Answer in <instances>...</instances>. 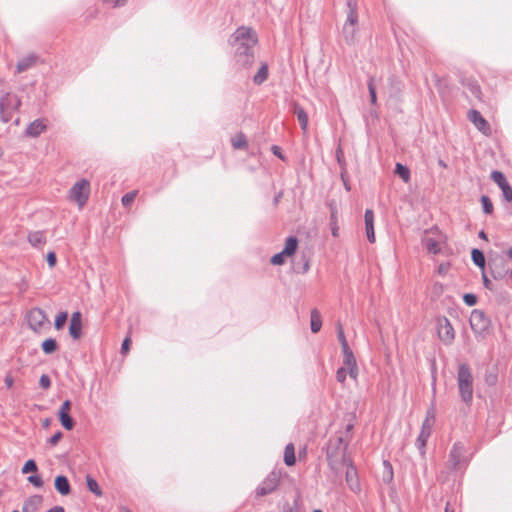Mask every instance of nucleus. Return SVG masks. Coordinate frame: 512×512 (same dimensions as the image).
Segmentation results:
<instances>
[{"mask_svg":"<svg viewBox=\"0 0 512 512\" xmlns=\"http://www.w3.org/2000/svg\"><path fill=\"white\" fill-rule=\"evenodd\" d=\"M507 255L509 258L512 259V248H510L508 251H507Z\"/></svg>","mask_w":512,"mask_h":512,"instance_id":"nucleus-63","label":"nucleus"},{"mask_svg":"<svg viewBox=\"0 0 512 512\" xmlns=\"http://www.w3.org/2000/svg\"><path fill=\"white\" fill-rule=\"evenodd\" d=\"M28 481L33 484L35 487H42L43 486V480L38 475H31L28 477Z\"/></svg>","mask_w":512,"mask_h":512,"instance_id":"nucleus-46","label":"nucleus"},{"mask_svg":"<svg viewBox=\"0 0 512 512\" xmlns=\"http://www.w3.org/2000/svg\"><path fill=\"white\" fill-rule=\"evenodd\" d=\"M256 42L254 31L244 26L239 27L231 36L230 44L234 48V61L240 69H249L254 63Z\"/></svg>","mask_w":512,"mask_h":512,"instance_id":"nucleus-2","label":"nucleus"},{"mask_svg":"<svg viewBox=\"0 0 512 512\" xmlns=\"http://www.w3.org/2000/svg\"><path fill=\"white\" fill-rule=\"evenodd\" d=\"M483 284L484 286L487 288V289H492V283L491 281L487 278V276L485 275V273H483Z\"/></svg>","mask_w":512,"mask_h":512,"instance_id":"nucleus-54","label":"nucleus"},{"mask_svg":"<svg viewBox=\"0 0 512 512\" xmlns=\"http://www.w3.org/2000/svg\"><path fill=\"white\" fill-rule=\"evenodd\" d=\"M47 262L48 265L52 268L56 264V255L54 252H49L47 255Z\"/></svg>","mask_w":512,"mask_h":512,"instance_id":"nucleus-51","label":"nucleus"},{"mask_svg":"<svg viewBox=\"0 0 512 512\" xmlns=\"http://www.w3.org/2000/svg\"><path fill=\"white\" fill-rule=\"evenodd\" d=\"M86 481H87V487L92 493H94L97 496L102 495V491L95 479L87 476Z\"/></svg>","mask_w":512,"mask_h":512,"instance_id":"nucleus-33","label":"nucleus"},{"mask_svg":"<svg viewBox=\"0 0 512 512\" xmlns=\"http://www.w3.org/2000/svg\"><path fill=\"white\" fill-rule=\"evenodd\" d=\"M136 195H137V192H136V191H131V192H129V193H126V194L122 197V199H121L122 204H123L124 206H129V205L134 201V199H135Z\"/></svg>","mask_w":512,"mask_h":512,"instance_id":"nucleus-40","label":"nucleus"},{"mask_svg":"<svg viewBox=\"0 0 512 512\" xmlns=\"http://www.w3.org/2000/svg\"><path fill=\"white\" fill-rule=\"evenodd\" d=\"M343 353V364L348 369L349 376L352 380L357 381L359 375V368L356 362V358L350 348L342 350Z\"/></svg>","mask_w":512,"mask_h":512,"instance_id":"nucleus-12","label":"nucleus"},{"mask_svg":"<svg viewBox=\"0 0 512 512\" xmlns=\"http://www.w3.org/2000/svg\"><path fill=\"white\" fill-rule=\"evenodd\" d=\"M281 473L278 471H272L268 476L261 482L256 489L257 496H265L273 492L279 485Z\"/></svg>","mask_w":512,"mask_h":512,"instance_id":"nucleus-9","label":"nucleus"},{"mask_svg":"<svg viewBox=\"0 0 512 512\" xmlns=\"http://www.w3.org/2000/svg\"><path fill=\"white\" fill-rule=\"evenodd\" d=\"M336 158H337V161L341 164L342 158H343V151L341 148H338L336 150Z\"/></svg>","mask_w":512,"mask_h":512,"instance_id":"nucleus-56","label":"nucleus"},{"mask_svg":"<svg viewBox=\"0 0 512 512\" xmlns=\"http://www.w3.org/2000/svg\"><path fill=\"white\" fill-rule=\"evenodd\" d=\"M321 326H322V321H321L320 314L316 309H314L311 312V331L313 333H317L320 331Z\"/></svg>","mask_w":512,"mask_h":512,"instance_id":"nucleus-26","label":"nucleus"},{"mask_svg":"<svg viewBox=\"0 0 512 512\" xmlns=\"http://www.w3.org/2000/svg\"><path fill=\"white\" fill-rule=\"evenodd\" d=\"M464 447L460 443H456L453 445L450 454H449V466L452 469H458L464 463Z\"/></svg>","mask_w":512,"mask_h":512,"instance_id":"nucleus-14","label":"nucleus"},{"mask_svg":"<svg viewBox=\"0 0 512 512\" xmlns=\"http://www.w3.org/2000/svg\"><path fill=\"white\" fill-rule=\"evenodd\" d=\"M231 144L234 149H244L247 147V140L243 133H238L231 139Z\"/></svg>","mask_w":512,"mask_h":512,"instance_id":"nucleus-27","label":"nucleus"},{"mask_svg":"<svg viewBox=\"0 0 512 512\" xmlns=\"http://www.w3.org/2000/svg\"><path fill=\"white\" fill-rule=\"evenodd\" d=\"M90 194V183L86 179L76 182L69 192V198L75 201L79 208H82Z\"/></svg>","mask_w":512,"mask_h":512,"instance_id":"nucleus-7","label":"nucleus"},{"mask_svg":"<svg viewBox=\"0 0 512 512\" xmlns=\"http://www.w3.org/2000/svg\"><path fill=\"white\" fill-rule=\"evenodd\" d=\"M37 62V56L35 54H30L22 59H20L16 65V72L22 73L27 71L31 67H33Z\"/></svg>","mask_w":512,"mask_h":512,"instance_id":"nucleus-19","label":"nucleus"},{"mask_svg":"<svg viewBox=\"0 0 512 512\" xmlns=\"http://www.w3.org/2000/svg\"><path fill=\"white\" fill-rule=\"evenodd\" d=\"M46 128L47 125L43 119H36L28 125L26 134L30 137H37L44 132Z\"/></svg>","mask_w":512,"mask_h":512,"instance_id":"nucleus-18","label":"nucleus"},{"mask_svg":"<svg viewBox=\"0 0 512 512\" xmlns=\"http://www.w3.org/2000/svg\"><path fill=\"white\" fill-rule=\"evenodd\" d=\"M55 488L63 496L70 493V484L66 476L59 475L55 478Z\"/></svg>","mask_w":512,"mask_h":512,"instance_id":"nucleus-21","label":"nucleus"},{"mask_svg":"<svg viewBox=\"0 0 512 512\" xmlns=\"http://www.w3.org/2000/svg\"><path fill=\"white\" fill-rule=\"evenodd\" d=\"M384 467L386 468L387 472L384 474L383 479L386 482H390L393 477L392 466L387 461H385Z\"/></svg>","mask_w":512,"mask_h":512,"instance_id":"nucleus-45","label":"nucleus"},{"mask_svg":"<svg viewBox=\"0 0 512 512\" xmlns=\"http://www.w3.org/2000/svg\"><path fill=\"white\" fill-rule=\"evenodd\" d=\"M37 471V465L34 460H28L22 467V473L27 474L30 472H36Z\"/></svg>","mask_w":512,"mask_h":512,"instance_id":"nucleus-38","label":"nucleus"},{"mask_svg":"<svg viewBox=\"0 0 512 512\" xmlns=\"http://www.w3.org/2000/svg\"><path fill=\"white\" fill-rule=\"evenodd\" d=\"M443 241L444 237L437 229L426 231L422 237L423 246L432 254L440 253Z\"/></svg>","mask_w":512,"mask_h":512,"instance_id":"nucleus-8","label":"nucleus"},{"mask_svg":"<svg viewBox=\"0 0 512 512\" xmlns=\"http://www.w3.org/2000/svg\"><path fill=\"white\" fill-rule=\"evenodd\" d=\"M62 438V433L59 431L55 433L48 441L51 445H56Z\"/></svg>","mask_w":512,"mask_h":512,"instance_id":"nucleus-52","label":"nucleus"},{"mask_svg":"<svg viewBox=\"0 0 512 512\" xmlns=\"http://www.w3.org/2000/svg\"><path fill=\"white\" fill-rule=\"evenodd\" d=\"M365 228H366V236L370 243L375 242V232H374V213L371 209H367L365 211Z\"/></svg>","mask_w":512,"mask_h":512,"instance_id":"nucleus-17","label":"nucleus"},{"mask_svg":"<svg viewBox=\"0 0 512 512\" xmlns=\"http://www.w3.org/2000/svg\"><path fill=\"white\" fill-rule=\"evenodd\" d=\"M39 385L43 388V389H48L50 388L51 386V380L49 378L48 375L46 374H43L40 379H39Z\"/></svg>","mask_w":512,"mask_h":512,"instance_id":"nucleus-44","label":"nucleus"},{"mask_svg":"<svg viewBox=\"0 0 512 512\" xmlns=\"http://www.w3.org/2000/svg\"><path fill=\"white\" fill-rule=\"evenodd\" d=\"M28 241L32 246L40 247L41 245L45 244L46 239L43 232L36 231L28 235Z\"/></svg>","mask_w":512,"mask_h":512,"instance_id":"nucleus-24","label":"nucleus"},{"mask_svg":"<svg viewBox=\"0 0 512 512\" xmlns=\"http://www.w3.org/2000/svg\"><path fill=\"white\" fill-rule=\"evenodd\" d=\"M490 321L480 310H473L470 316V325L477 333H482L489 327Z\"/></svg>","mask_w":512,"mask_h":512,"instance_id":"nucleus-13","label":"nucleus"},{"mask_svg":"<svg viewBox=\"0 0 512 512\" xmlns=\"http://www.w3.org/2000/svg\"><path fill=\"white\" fill-rule=\"evenodd\" d=\"M473 262L479 266L480 268H484L485 266V256L482 251L478 249H473L471 252Z\"/></svg>","mask_w":512,"mask_h":512,"instance_id":"nucleus-29","label":"nucleus"},{"mask_svg":"<svg viewBox=\"0 0 512 512\" xmlns=\"http://www.w3.org/2000/svg\"><path fill=\"white\" fill-rule=\"evenodd\" d=\"M468 118L479 131L486 135L489 134L490 125L477 110L469 111Z\"/></svg>","mask_w":512,"mask_h":512,"instance_id":"nucleus-15","label":"nucleus"},{"mask_svg":"<svg viewBox=\"0 0 512 512\" xmlns=\"http://www.w3.org/2000/svg\"><path fill=\"white\" fill-rule=\"evenodd\" d=\"M347 17L342 27V37L346 44L354 45L358 33L357 0H347Z\"/></svg>","mask_w":512,"mask_h":512,"instance_id":"nucleus-3","label":"nucleus"},{"mask_svg":"<svg viewBox=\"0 0 512 512\" xmlns=\"http://www.w3.org/2000/svg\"><path fill=\"white\" fill-rule=\"evenodd\" d=\"M491 178L499 186L500 189L509 185L505 179L504 174L500 171H492Z\"/></svg>","mask_w":512,"mask_h":512,"instance_id":"nucleus-30","label":"nucleus"},{"mask_svg":"<svg viewBox=\"0 0 512 512\" xmlns=\"http://www.w3.org/2000/svg\"><path fill=\"white\" fill-rule=\"evenodd\" d=\"M272 151H273L274 155H276V156H278L279 158L283 159V156H282V154H281V149H280V147H278V146H273V147H272Z\"/></svg>","mask_w":512,"mask_h":512,"instance_id":"nucleus-55","label":"nucleus"},{"mask_svg":"<svg viewBox=\"0 0 512 512\" xmlns=\"http://www.w3.org/2000/svg\"><path fill=\"white\" fill-rule=\"evenodd\" d=\"M268 66L267 64H262L260 68L258 69L257 73L253 77V82L256 85H260L263 82H265L268 78Z\"/></svg>","mask_w":512,"mask_h":512,"instance_id":"nucleus-23","label":"nucleus"},{"mask_svg":"<svg viewBox=\"0 0 512 512\" xmlns=\"http://www.w3.org/2000/svg\"><path fill=\"white\" fill-rule=\"evenodd\" d=\"M338 231H339V227L336 223V221L332 222V226H331V233L334 237H337L338 236Z\"/></svg>","mask_w":512,"mask_h":512,"instance_id":"nucleus-53","label":"nucleus"},{"mask_svg":"<svg viewBox=\"0 0 512 512\" xmlns=\"http://www.w3.org/2000/svg\"><path fill=\"white\" fill-rule=\"evenodd\" d=\"M42 349L46 354H51L56 351L57 342L52 338L46 339L42 343Z\"/></svg>","mask_w":512,"mask_h":512,"instance_id":"nucleus-32","label":"nucleus"},{"mask_svg":"<svg viewBox=\"0 0 512 512\" xmlns=\"http://www.w3.org/2000/svg\"><path fill=\"white\" fill-rule=\"evenodd\" d=\"M42 501H43L42 496H40V495L32 496L25 502L23 509L26 510L29 506L36 508L42 503Z\"/></svg>","mask_w":512,"mask_h":512,"instance_id":"nucleus-35","label":"nucleus"},{"mask_svg":"<svg viewBox=\"0 0 512 512\" xmlns=\"http://www.w3.org/2000/svg\"><path fill=\"white\" fill-rule=\"evenodd\" d=\"M337 330H338V339H339V341L341 343L342 350L349 348L347 340H346V337L344 335L343 328H342V326L340 324L338 325V329Z\"/></svg>","mask_w":512,"mask_h":512,"instance_id":"nucleus-41","label":"nucleus"},{"mask_svg":"<svg viewBox=\"0 0 512 512\" xmlns=\"http://www.w3.org/2000/svg\"><path fill=\"white\" fill-rule=\"evenodd\" d=\"M71 409V402L69 400H66L63 402L59 409V413H69Z\"/></svg>","mask_w":512,"mask_h":512,"instance_id":"nucleus-50","label":"nucleus"},{"mask_svg":"<svg viewBox=\"0 0 512 512\" xmlns=\"http://www.w3.org/2000/svg\"><path fill=\"white\" fill-rule=\"evenodd\" d=\"M457 383L461 399L470 404L473 399V376L466 364L458 367Z\"/></svg>","mask_w":512,"mask_h":512,"instance_id":"nucleus-4","label":"nucleus"},{"mask_svg":"<svg viewBox=\"0 0 512 512\" xmlns=\"http://www.w3.org/2000/svg\"><path fill=\"white\" fill-rule=\"evenodd\" d=\"M47 512H64V508L61 506H54L53 508L49 509Z\"/></svg>","mask_w":512,"mask_h":512,"instance_id":"nucleus-58","label":"nucleus"},{"mask_svg":"<svg viewBox=\"0 0 512 512\" xmlns=\"http://www.w3.org/2000/svg\"><path fill=\"white\" fill-rule=\"evenodd\" d=\"M130 343H131V340L129 337H126L124 339V341L122 342V345H121V353L122 354H126L128 353L129 349H130Z\"/></svg>","mask_w":512,"mask_h":512,"instance_id":"nucleus-49","label":"nucleus"},{"mask_svg":"<svg viewBox=\"0 0 512 512\" xmlns=\"http://www.w3.org/2000/svg\"><path fill=\"white\" fill-rule=\"evenodd\" d=\"M127 0H115L114 6L119 7L125 5Z\"/></svg>","mask_w":512,"mask_h":512,"instance_id":"nucleus-59","label":"nucleus"},{"mask_svg":"<svg viewBox=\"0 0 512 512\" xmlns=\"http://www.w3.org/2000/svg\"><path fill=\"white\" fill-rule=\"evenodd\" d=\"M395 174L398 175L405 183L410 181V170L401 163L396 164Z\"/></svg>","mask_w":512,"mask_h":512,"instance_id":"nucleus-28","label":"nucleus"},{"mask_svg":"<svg viewBox=\"0 0 512 512\" xmlns=\"http://www.w3.org/2000/svg\"><path fill=\"white\" fill-rule=\"evenodd\" d=\"M67 320V313L66 312H62L60 314H58L56 316V319H55V327L56 329H60L63 327V325L65 324Z\"/></svg>","mask_w":512,"mask_h":512,"instance_id":"nucleus-43","label":"nucleus"},{"mask_svg":"<svg viewBox=\"0 0 512 512\" xmlns=\"http://www.w3.org/2000/svg\"><path fill=\"white\" fill-rule=\"evenodd\" d=\"M120 512H131L126 506L119 507Z\"/></svg>","mask_w":512,"mask_h":512,"instance_id":"nucleus-60","label":"nucleus"},{"mask_svg":"<svg viewBox=\"0 0 512 512\" xmlns=\"http://www.w3.org/2000/svg\"><path fill=\"white\" fill-rule=\"evenodd\" d=\"M27 321L29 327L35 332H40L43 326L48 323L45 312L40 308L31 309L27 315Z\"/></svg>","mask_w":512,"mask_h":512,"instance_id":"nucleus-10","label":"nucleus"},{"mask_svg":"<svg viewBox=\"0 0 512 512\" xmlns=\"http://www.w3.org/2000/svg\"><path fill=\"white\" fill-rule=\"evenodd\" d=\"M347 444L344 443L341 437H338L334 442L330 441L327 448V459L330 468L335 472L336 478L343 468H346L345 478L349 488L353 492L360 490L356 468L346 458Z\"/></svg>","mask_w":512,"mask_h":512,"instance_id":"nucleus-1","label":"nucleus"},{"mask_svg":"<svg viewBox=\"0 0 512 512\" xmlns=\"http://www.w3.org/2000/svg\"><path fill=\"white\" fill-rule=\"evenodd\" d=\"M478 235H479L480 238H482L484 240H487V236H486L484 231H480Z\"/></svg>","mask_w":512,"mask_h":512,"instance_id":"nucleus-61","label":"nucleus"},{"mask_svg":"<svg viewBox=\"0 0 512 512\" xmlns=\"http://www.w3.org/2000/svg\"><path fill=\"white\" fill-rule=\"evenodd\" d=\"M82 331V317L80 312H74L70 319L69 334L74 339H79Z\"/></svg>","mask_w":512,"mask_h":512,"instance_id":"nucleus-16","label":"nucleus"},{"mask_svg":"<svg viewBox=\"0 0 512 512\" xmlns=\"http://www.w3.org/2000/svg\"><path fill=\"white\" fill-rule=\"evenodd\" d=\"M463 300L468 306H474L477 303V297L474 294H465Z\"/></svg>","mask_w":512,"mask_h":512,"instance_id":"nucleus-48","label":"nucleus"},{"mask_svg":"<svg viewBox=\"0 0 512 512\" xmlns=\"http://www.w3.org/2000/svg\"><path fill=\"white\" fill-rule=\"evenodd\" d=\"M293 113L297 116V119L300 123L301 129L304 134H307L308 131V114L306 111L298 104H295L293 107Z\"/></svg>","mask_w":512,"mask_h":512,"instance_id":"nucleus-20","label":"nucleus"},{"mask_svg":"<svg viewBox=\"0 0 512 512\" xmlns=\"http://www.w3.org/2000/svg\"><path fill=\"white\" fill-rule=\"evenodd\" d=\"M298 247V240L296 237L291 236L286 240L285 247L282 250L283 254H285L287 257L292 256Z\"/></svg>","mask_w":512,"mask_h":512,"instance_id":"nucleus-22","label":"nucleus"},{"mask_svg":"<svg viewBox=\"0 0 512 512\" xmlns=\"http://www.w3.org/2000/svg\"><path fill=\"white\" fill-rule=\"evenodd\" d=\"M49 424H50V420H49V419H46V420L44 421V423H43V425H44L45 427H48V426H49Z\"/></svg>","mask_w":512,"mask_h":512,"instance_id":"nucleus-64","label":"nucleus"},{"mask_svg":"<svg viewBox=\"0 0 512 512\" xmlns=\"http://www.w3.org/2000/svg\"><path fill=\"white\" fill-rule=\"evenodd\" d=\"M368 90L370 95V102L372 105H376L377 103V94H376V85L374 83V78H370L368 81Z\"/></svg>","mask_w":512,"mask_h":512,"instance_id":"nucleus-34","label":"nucleus"},{"mask_svg":"<svg viewBox=\"0 0 512 512\" xmlns=\"http://www.w3.org/2000/svg\"><path fill=\"white\" fill-rule=\"evenodd\" d=\"M58 416H59V420L62 424V426L67 429V430H72L73 427H74V421L73 419L70 417L69 413H59L58 412Z\"/></svg>","mask_w":512,"mask_h":512,"instance_id":"nucleus-31","label":"nucleus"},{"mask_svg":"<svg viewBox=\"0 0 512 512\" xmlns=\"http://www.w3.org/2000/svg\"><path fill=\"white\" fill-rule=\"evenodd\" d=\"M331 219H332V222L336 221V210H332Z\"/></svg>","mask_w":512,"mask_h":512,"instance_id":"nucleus-62","label":"nucleus"},{"mask_svg":"<svg viewBox=\"0 0 512 512\" xmlns=\"http://www.w3.org/2000/svg\"><path fill=\"white\" fill-rule=\"evenodd\" d=\"M437 332L440 340L445 344H451L455 333L450 321L443 317L437 321Z\"/></svg>","mask_w":512,"mask_h":512,"instance_id":"nucleus-11","label":"nucleus"},{"mask_svg":"<svg viewBox=\"0 0 512 512\" xmlns=\"http://www.w3.org/2000/svg\"><path fill=\"white\" fill-rule=\"evenodd\" d=\"M435 423V411L430 408L426 412V417L422 423L421 431L416 439L415 445L419 449L421 455L425 454V446L431 435Z\"/></svg>","mask_w":512,"mask_h":512,"instance_id":"nucleus-5","label":"nucleus"},{"mask_svg":"<svg viewBox=\"0 0 512 512\" xmlns=\"http://www.w3.org/2000/svg\"><path fill=\"white\" fill-rule=\"evenodd\" d=\"M295 449L292 443H289L285 447L284 451V462L287 466H292L295 464Z\"/></svg>","mask_w":512,"mask_h":512,"instance_id":"nucleus-25","label":"nucleus"},{"mask_svg":"<svg viewBox=\"0 0 512 512\" xmlns=\"http://www.w3.org/2000/svg\"><path fill=\"white\" fill-rule=\"evenodd\" d=\"M467 88L468 90L471 92V94L477 98V99H481V90H480V87L479 85L476 83V82H468L467 83Z\"/></svg>","mask_w":512,"mask_h":512,"instance_id":"nucleus-37","label":"nucleus"},{"mask_svg":"<svg viewBox=\"0 0 512 512\" xmlns=\"http://www.w3.org/2000/svg\"><path fill=\"white\" fill-rule=\"evenodd\" d=\"M285 257L287 256L283 254V252L281 251L280 253H277L274 256H272L270 262L273 265H282L285 263Z\"/></svg>","mask_w":512,"mask_h":512,"instance_id":"nucleus-42","label":"nucleus"},{"mask_svg":"<svg viewBox=\"0 0 512 512\" xmlns=\"http://www.w3.org/2000/svg\"><path fill=\"white\" fill-rule=\"evenodd\" d=\"M481 203L484 213L491 214L493 212V204L488 196L483 195L481 197Z\"/></svg>","mask_w":512,"mask_h":512,"instance_id":"nucleus-36","label":"nucleus"},{"mask_svg":"<svg viewBox=\"0 0 512 512\" xmlns=\"http://www.w3.org/2000/svg\"><path fill=\"white\" fill-rule=\"evenodd\" d=\"M348 373V369L345 367H340L336 372V379L339 383L344 384Z\"/></svg>","mask_w":512,"mask_h":512,"instance_id":"nucleus-39","label":"nucleus"},{"mask_svg":"<svg viewBox=\"0 0 512 512\" xmlns=\"http://www.w3.org/2000/svg\"><path fill=\"white\" fill-rule=\"evenodd\" d=\"M502 193L503 197L506 201L511 202L512 201V188L510 185L502 187Z\"/></svg>","mask_w":512,"mask_h":512,"instance_id":"nucleus-47","label":"nucleus"},{"mask_svg":"<svg viewBox=\"0 0 512 512\" xmlns=\"http://www.w3.org/2000/svg\"><path fill=\"white\" fill-rule=\"evenodd\" d=\"M21 105L18 96L7 93L0 98V119L3 122H8L11 119L12 113L16 111Z\"/></svg>","mask_w":512,"mask_h":512,"instance_id":"nucleus-6","label":"nucleus"},{"mask_svg":"<svg viewBox=\"0 0 512 512\" xmlns=\"http://www.w3.org/2000/svg\"><path fill=\"white\" fill-rule=\"evenodd\" d=\"M4 381L8 388H11L13 386L14 381L12 377L7 376Z\"/></svg>","mask_w":512,"mask_h":512,"instance_id":"nucleus-57","label":"nucleus"}]
</instances>
